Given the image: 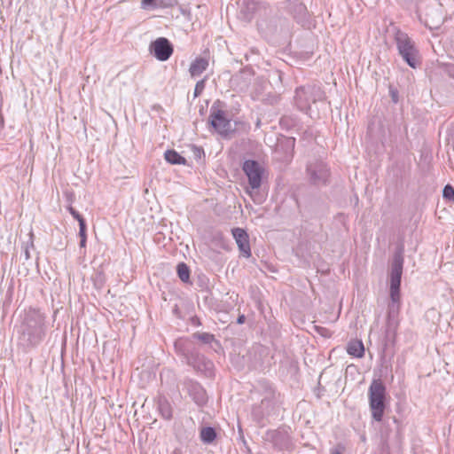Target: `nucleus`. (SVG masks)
<instances>
[{
  "instance_id": "1",
  "label": "nucleus",
  "mask_w": 454,
  "mask_h": 454,
  "mask_svg": "<svg viewBox=\"0 0 454 454\" xmlns=\"http://www.w3.org/2000/svg\"><path fill=\"white\" fill-rule=\"evenodd\" d=\"M403 267V256L402 252L394 255L389 272V295L391 302L388 305L389 317L398 313L400 307V286Z\"/></svg>"
},
{
  "instance_id": "2",
  "label": "nucleus",
  "mask_w": 454,
  "mask_h": 454,
  "mask_svg": "<svg viewBox=\"0 0 454 454\" xmlns=\"http://www.w3.org/2000/svg\"><path fill=\"white\" fill-rule=\"evenodd\" d=\"M387 389L380 380H373L368 389L369 406L372 417L380 422L386 409Z\"/></svg>"
},
{
  "instance_id": "3",
  "label": "nucleus",
  "mask_w": 454,
  "mask_h": 454,
  "mask_svg": "<svg viewBox=\"0 0 454 454\" xmlns=\"http://www.w3.org/2000/svg\"><path fill=\"white\" fill-rule=\"evenodd\" d=\"M25 333L28 336L31 345L38 344L45 335V325L43 315L36 309H30L25 318Z\"/></svg>"
},
{
  "instance_id": "4",
  "label": "nucleus",
  "mask_w": 454,
  "mask_h": 454,
  "mask_svg": "<svg viewBox=\"0 0 454 454\" xmlns=\"http://www.w3.org/2000/svg\"><path fill=\"white\" fill-rule=\"evenodd\" d=\"M242 169L248 179L247 192L255 200L254 193L262 185L265 169L260 163L251 160H247L243 163Z\"/></svg>"
},
{
  "instance_id": "5",
  "label": "nucleus",
  "mask_w": 454,
  "mask_h": 454,
  "mask_svg": "<svg viewBox=\"0 0 454 454\" xmlns=\"http://www.w3.org/2000/svg\"><path fill=\"white\" fill-rule=\"evenodd\" d=\"M324 98V92L320 87L307 85L298 88L295 90L294 102L301 111L308 112L312 103Z\"/></svg>"
},
{
  "instance_id": "6",
  "label": "nucleus",
  "mask_w": 454,
  "mask_h": 454,
  "mask_svg": "<svg viewBox=\"0 0 454 454\" xmlns=\"http://www.w3.org/2000/svg\"><path fill=\"white\" fill-rule=\"evenodd\" d=\"M395 42L399 54L403 60L412 68L419 64V56L413 42L407 34L397 31L395 34Z\"/></svg>"
},
{
  "instance_id": "7",
  "label": "nucleus",
  "mask_w": 454,
  "mask_h": 454,
  "mask_svg": "<svg viewBox=\"0 0 454 454\" xmlns=\"http://www.w3.org/2000/svg\"><path fill=\"white\" fill-rule=\"evenodd\" d=\"M209 120L211 126L222 136H227L233 130L231 121L222 110L211 109Z\"/></svg>"
},
{
  "instance_id": "8",
  "label": "nucleus",
  "mask_w": 454,
  "mask_h": 454,
  "mask_svg": "<svg viewBox=\"0 0 454 454\" xmlns=\"http://www.w3.org/2000/svg\"><path fill=\"white\" fill-rule=\"evenodd\" d=\"M307 172L311 183L316 185L325 184L329 177V170L326 165L321 161L310 163Z\"/></svg>"
},
{
  "instance_id": "9",
  "label": "nucleus",
  "mask_w": 454,
  "mask_h": 454,
  "mask_svg": "<svg viewBox=\"0 0 454 454\" xmlns=\"http://www.w3.org/2000/svg\"><path fill=\"white\" fill-rule=\"evenodd\" d=\"M185 362L187 364L192 366L197 372L205 374L207 377L212 376L214 364L210 360H207L200 355H184Z\"/></svg>"
},
{
  "instance_id": "10",
  "label": "nucleus",
  "mask_w": 454,
  "mask_h": 454,
  "mask_svg": "<svg viewBox=\"0 0 454 454\" xmlns=\"http://www.w3.org/2000/svg\"><path fill=\"white\" fill-rule=\"evenodd\" d=\"M151 49L153 51L156 59L160 61H166L168 59L173 52L172 45L168 40L164 37H160L155 40L152 43Z\"/></svg>"
},
{
  "instance_id": "11",
  "label": "nucleus",
  "mask_w": 454,
  "mask_h": 454,
  "mask_svg": "<svg viewBox=\"0 0 454 454\" xmlns=\"http://www.w3.org/2000/svg\"><path fill=\"white\" fill-rule=\"evenodd\" d=\"M231 232L242 255L249 258L251 256V248L247 233L241 228H234Z\"/></svg>"
},
{
  "instance_id": "12",
  "label": "nucleus",
  "mask_w": 454,
  "mask_h": 454,
  "mask_svg": "<svg viewBox=\"0 0 454 454\" xmlns=\"http://www.w3.org/2000/svg\"><path fill=\"white\" fill-rule=\"evenodd\" d=\"M209 60L207 57H198L191 64L189 72L192 77L200 75L208 67Z\"/></svg>"
},
{
  "instance_id": "13",
  "label": "nucleus",
  "mask_w": 454,
  "mask_h": 454,
  "mask_svg": "<svg viewBox=\"0 0 454 454\" xmlns=\"http://www.w3.org/2000/svg\"><path fill=\"white\" fill-rule=\"evenodd\" d=\"M189 394L199 405H203L207 402V395L202 387L197 383H192L189 386Z\"/></svg>"
},
{
  "instance_id": "14",
  "label": "nucleus",
  "mask_w": 454,
  "mask_h": 454,
  "mask_svg": "<svg viewBox=\"0 0 454 454\" xmlns=\"http://www.w3.org/2000/svg\"><path fill=\"white\" fill-rule=\"evenodd\" d=\"M347 352L353 356L362 357L364 354V347L362 340H352L347 345Z\"/></svg>"
},
{
  "instance_id": "15",
  "label": "nucleus",
  "mask_w": 454,
  "mask_h": 454,
  "mask_svg": "<svg viewBox=\"0 0 454 454\" xmlns=\"http://www.w3.org/2000/svg\"><path fill=\"white\" fill-rule=\"evenodd\" d=\"M168 0H142L141 8L146 11H153L158 8H164L169 5Z\"/></svg>"
},
{
  "instance_id": "16",
  "label": "nucleus",
  "mask_w": 454,
  "mask_h": 454,
  "mask_svg": "<svg viewBox=\"0 0 454 454\" xmlns=\"http://www.w3.org/2000/svg\"><path fill=\"white\" fill-rule=\"evenodd\" d=\"M165 160L170 164L185 165L186 160L174 150H168L164 153Z\"/></svg>"
},
{
  "instance_id": "17",
  "label": "nucleus",
  "mask_w": 454,
  "mask_h": 454,
  "mask_svg": "<svg viewBox=\"0 0 454 454\" xmlns=\"http://www.w3.org/2000/svg\"><path fill=\"white\" fill-rule=\"evenodd\" d=\"M215 437L216 434L213 427H203L200 431V439L205 443H211Z\"/></svg>"
},
{
  "instance_id": "18",
  "label": "nucleus",
  "mask_w": 454,
  "mask_h": 454,
  "mask_svg": "<svg viewBox=\"0 0 454 454\" xmlns=\"http://www.w3.org/2000/svg\"><path fill=\"white\" fill-rule=\"evenodd\" d=\"M177 275L183 282L187 283L189 281L190 270L185 263L181 262L177 265Z\"/></svg>"
},
{
  "instance_id": "19",
  "label": "nucleus",
  "mask_w": 454,
  "mask_h": 454,
  "mask_svg": "<svg viewBox=\"0 0 454 454\" xmlns=\"http://www.w3.org/2000/svg\"><path fill=\"white\" fill-rule=\"evenodd\" d=\"M160 412L165 419H170L172 418V409L168 403L160 402L159 405Z\"/></svg>"
},
{
  "instance_id": "20",
  "label": "nucleus",
  "mask_w": 454,
  "mask_h": 454,
  "mask_svg": "<svg viewBox=\"0 0 454 454\" xmlns=\"http://www.w3.org/2000/svg\"><path fill=\"white\" fill-rule=\"evenodd\" d=\"M192 337L205 344H209L215 340L214 335L208 333H195Z\"/></svg>"
},
{
  "instance_id": "21",
  "label": "nucleus",
  "mask_w": 454,
  "mask_h": 454,
  "mask_svg": "<svg viewBox=\"0 0 454 454\" xmlns=\"http://www.w3.org/2000/svg\"><path fill=\"white\" fill-rule=\"evenodd\" d=\"M443 198L449 200H454V189L451 185L447 184L442 191Z\"/></svg>"
},
{
  "instance_id": "22",
  "label": "nucleus",
  "mask_w": 454,
  "mask_h": 454,
  "mask_svg": "<svg viewBox=\"0 0 454 454\" xmlns=\"http://www.w3.org/2000/svg\"><path fill=\"white\" fill-rule=\"evenodd\" d=\"M205 89V79L199 81L194 89V97L200 96Z\"/></svg>"
},
{
  "instance_id": "23",
  "label": "nucleus",
  "mask_w": 454,
  "mask_h": 454,
  "mask_svg": "<svg viewBox=\"0 0 454 454\" xmlns=\"http://www.w3.org/2000/svg\"><path fill=\"white\" fill-rule=\"evenodd\" d=\"M79 236L81 239H87L86 237V224L84 219L80 220L79 223Z\"/></svg>"
},
{
  "instance_id": "24",
  "label": "nucleus",
  "mask_w": 454,
  "mask_h": 454,
  "mask_svg": "<svg viewBox=\"0 0 454 454\" xmlns=\"http://www.w3.org/2000/svg\"><path fill=\"white\" fill-rule=\"evenodd\" d=\"M67 210L79 223L81 219H83L82 216L73 207L69 206Z\"/></svg>"
},
{
  "instance_id": "25",
  "label": "nucleus",
  "mask_w": 454,
  "mask_h": 454,
  "mask_svg": "<svg viewBox=\"0 0 454 454\" xmlns=\"http://www.w3.org/2000/svg\"><path fill=\"white\" fill-rule=\"evenodd\" d=\"M86 246V239H81L80 247H84Z\"/></svg>"
},
{
  "instance_id": "26",
  "label": "nucleus",
  "mask_w": 454,
  "mask_h": 454,
  "mask_svg": "<svg viewBox=\"0 0 454 454\" xmlns=\"http://www.w3.org/2000/svg\"><path fill=\"white\" fill-rule=\"evenodd\" d=\"M244 320H245V317H244V316H240V317L238 318V323H239V324H242V323H244Z\"/></svg>"
},
{
  "instance_id": "27",
  "label": "nucleus",
  "mask_w": 454,
  "mask_h": 454,
  "mask_svg": "<svg viewBox=\"0 0 454 454\" xmlns=\"http://www.w3.org/2000/svg\"><path fill=\"white\" fill-rule=\"evenodd\" d=\"M4 126V117L0 114V128Z\"/></svg>"
},
{
  "instance_id": "28",
  "label": "nucleus",
  "mask_w": 454,
  "mask_h": 454,
  "mask_svg": "<svg viewBox=\"0 0 454 454\" xmlns=\"http://www.w3.org/2000/svg\"><path fill=\"white\" fill-rule=\"evenodd\" d=\"M332 454H341L339 450H335L332 451Z\"/></svg>"
},
{
  "instance_id": "29",
  "label": "nucleus",
  "mask_w": 454,
  "mask_h": 454,
  "mask_svg": "<svg viewBox=\"0 0 454 454\" xmlns=\"http://www.w3.org/2000/svg\"><path fill=\"white\" fill-rule=\"evenodd\" d=\"M26 258H27V259H28V258H29V253H28V251H27V250L26 251Z\"/></svg>"
},
{
  "instance_id": "30",
  "label": "nucleus",
  "mask_w": 454,
  "mask_h": 454,
  "mask_svg": "<svg viewBox=\"0 0 454 454\" xmlns=\"http://www.w3.org/2000/svg\"><path fill=\"white\" fill-rule=\"evenodd\" d=\"M178 345H179L178 342H176L175 347L176 349H178Z\"/></svg>"
}]
</instances>
